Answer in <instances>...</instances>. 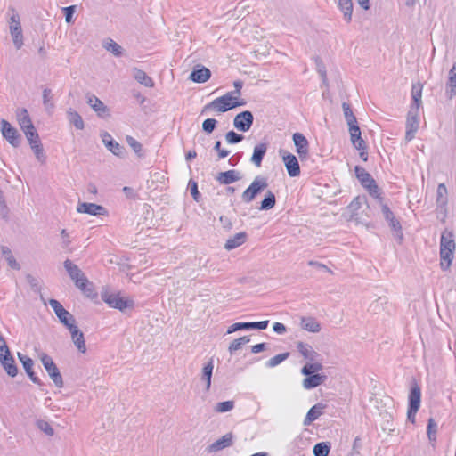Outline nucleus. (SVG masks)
Returning a JSON list of instances; mask_svg holds the SVG:
<instances>
[{
	"label": "nucleus",
	"mask_w": 456,
	"mask_h": 456,
	"mask_svg": "<svg viewBox=\"0 0 456 456\" xmlns=\"http://www.w3.org/2000/svg\"><path fill=\"white\" fill-rule=\"evenodd\" d=\"M210 70L206 67H201L190 74V79L196 83H205L210 78Z\"/></svg>",
	"instance_id": "nucleus-24"
},
{
	"label": "nucleus",
	"mask_w": 456,
	"mask_h": 456,
	"mask_svg": "<svg viewBox=\"0 0 456 456\" xmlns=\"http://www.w3.org/2000/svg\"><path fill=\"white\" fill-rule=\"evenodd\" d=\"M293 142L296 151L301 159L308 155V141L305 136L301 133H295L293 134Z\"/></svg>",
	"instance_id": "nucleus-18"
},
{
	"label": "nucleus",
	"mask_w": 456,
	"mask_h": 456,
	"mask_svg": "<svg viewBox=\"0 0 456 456\" xmlns=\"http://www.w3.org/2000/svg\"><path fill=\"white\" fill-rule=\"evenodd\" d=\"M324 409L325 405L322 403H317L314 405L306 413V416L303 421V425H311L314 420L319 419L321 415H322Z\"/></svg>",
	"instance_id": "nucleus-21"
},
{
	"label": "nucleus",
	"mask_w": 456,
	"mask_h": 456,
	"mask_svg": "<svg viewBox=\"0 0 456 456\" xmlns=\"http://www.w3.org/2000/svg\"><path fill=\"white\" fill-rule=\"evenodd\" d=\"M283 163L290 177H296L300 175V167L297 159L292 153L280 151Z\"/></svg>",
	"instance_id": "nucleus-9"
},
{
	"label": "nucleus",
	"mask_w": 456,
	"mask_h": 456,
	"mask_svg": "<svg viewBox=\"0 0 456 456\" xmlns=\"http://www.w3.org/2000/svg\"><path fill=\"white\" fill-rule=\"evenodd\" d=\"M289 356V353H283V354H277V355L272 357L271 359H269L266 362L265 365L268 368H273V367L279 365L280 363H281L283 361H285Z\"/></svg>",
	"instance_id": "nucleus-49"
},
{
	"label": "nucleus",
	"mask_w": 456,
	"mask_h": 456,
	"mask_svg": "<svg viewBox=\"0 0 456 456\" xmlns=\"http://www.w3.org/2000/svg\"><path fill=\"white\" fill-rule=\"evenodd\" d=\"M18 357H19V360L21 362L26 372H28L33 370L32 368H33L34 362L30 357H28V355L22 354L20 353H18Z\"/></svg>",
	"instance_id": "nucleus-53"
},
{
	"label": "nucleus",
	"mask_w": 456,
	"mask_h": 456,
	"mask_svg": "<svg viewBox=\"0 0 456 456\" xmlns=\"http://www.w3.org/2000/svg\"><path fill=\"white\" fill-rule=\"evenodd\" d=\"M233 443V435L230 432L224 435L221 438L217 439L214 443H212L208 447V451L209 452H216L221 450H224L227 447L232 445Z\"/></svg>",
	"instance_id": "nucleus-16"
},
{
	"label": "nucleus",
	"mask_w": 456,
	"mask_h": 456,
	"mask_svg": "<svg viewBox=\"0 0 456 456\" xmlns=\"http://www.w3.org/2000/svg\"><path fill=\"white\" fill-rule=\"evenodd\" d=\"M43 105L47 111L52 110L54 108L53 102L52 90L48 87H44L42 92Z\"/></svg>",
	"instance_id": "nucleus-40"
},
{
	"label": "nucleus",
	"mask_w": 456,
	"mask_h": 456,
	"mask_svg": "<svg viewBox=\"0 0 456 456\" xmlns=\"http://www.w3.org/2000/svg\"><path fill=\"white\" fill-rule=\"evenodd\" d=\"M17 120L18 124L22 127H27L28 126H30L32 123V120L29 117V114L26 109H21L18 110L17 112Z\"/></svg>",
	"instance_id": "nucleus-41"
},
{
	"label": "nucleus",
	"mask_w": 456,
	"mask_h": 456,
	"mask_svg": "<svg viewBox=\"0 0 456 456\" xmlns=\"http://www.w3.org/2000/svg\"><path fill=\"white\" fill-rule=\"evenodd\" d=\"M134 78L140 84L143 85L147 87H153L154 82L153 80L142 69H134L133 70Z\"/></svg>",
	"instance_id": "nucleus-30"
},
{
	"label": "nucleus",
	"mask_w": 456,
	"mask_h": 456,
	"mask_svg": "<svg viewBox=\"0 0 456 456\" xmlns=\"http://www.w3.org/2000/svg\"><path fill=\"white\" fill-rule=\"evenodd\" d=\"M233 408L234 402L230 400L216 403L214 407V411L218 413H224L232 411Z\"/></svg>",
	"instance_id": "nucleus-47"
},
{
	"label": "nucleus",
	"mask_w": 456,
	"mask_h": 456,
	"mask_svg": "<svg viewBox=\"0 0 456 456\" xmlns=\"http://www.w3.org/2000/svg\"><path fill=\"white\" fill-rule=\"evenodd\" d=\"M357 179L360 181L363 187H367L370 183H373L374 179L371 175L362 167L356 166L354 167Z\"/></svg>",
	"instance_id": "nucleus-32"
},
{
	"label": "nucleus",
	"mask_w": 456,
	"mask_h": 456,
	"mask_svg": "<svg viewBox=\"0 0 456 456\" xmlns=\"http://www.w3.org/2000/svg\"><path fill=\"white\" fill-rule=\"evenodd\" d=\"M31 150L33 151L37 159L41 163L45 164L46 161V156L41 142L32 145Z\"/></svg>",
	"instance_id": "nucleus-48"
},
{
	"label": "nucleus",
	"mask_w": 456,
	"mask_h": 456,
	"mask_svg": "<svg viewBox=\"0 0 456 456\" xmlns=\"http://www.w3.org/2000/svg\"><path fill=\"white\" fill-rule=\"evenodd\" d=\"M421 402V389L420 387L415 384L411 387L410 395H409V415H416Z\"/></svg>",
	"instance_id": "nucleus-11"
},
{
	"label": "nucleus",
	"mask_w": 456,
	"mask_h": 456,
	"mask_svg": "<svg viewBox=\"0 0 456 456\" xmlns=\"http://www.w3.org/2000/svg\"><path fill=\"white\" fill-rule=\"evenodd\" d=\"M37 427L45 434H46L49 436H53L54 435V430L50 425L49 422L45 420H37Z\"/></svg>",
	"instance_id": "nucleus-52"
},
{
	"label": "nucleus",
	"mask_w": 456,
	"mask_h": 456,
	"mask_svg": "<svg viewBox=\"0 0 456 456\" xmlns=\"http://www.w3.org/2000/svg\"><path fill=\"white\" fill-rule=\"evenodd\" d=\"M437 424L433 419H428V437L430 442L436 440Z\"/></svg>",
	"instance_id": "nucleus-51"
},
{
	"label": "nucleus",
	"mask_w": 456,
	"mask_h": 456,
	"mask_svg": "<svg viewBox=\"0 0 456 456\" xmlns=\"http://www.w3.org/2000/svg\"><path fill=\"white\" fill-rule=\"evenodd\" d=\"M253 121V114L249 110H245L235 116L233 125L239 131L247 132L252 126Z\"/></svg>",
	"instance_id": "nucleus-10"
},
{
	"label": "nucleus",
	"mask_w": 456,
	"mask_h": 456,
	"mask_svg": "<svg viewBox=\"0 0 456 456\" xmlns=\"http://www.w3.org/2000/svg\"><path fill=\"white\" fill-rule=\"evenodd\" d=\"M456 244L454 234L452 231L444 230L440 238V266L442 270L447 271L451 267L453 260Z\"/></svg>",
	"instance_id": "nucleus-1"
},
{
	"label": "nucleus",
	"mask_w": 456,
	"mask_h": 456,
	"mask_svg": "<svg viewBox=\"0 0 456 456\" xmlns=\"http://www.w3.org/2000/svg\"><path fill=\"white\" fill-rule=\"evenodd\" d=\"M67 117L70 124L74 125L77 129L82 130L85 127V124L82 117L79 113L73 109H69L67 111Z\"/></svg>",
	"instance_id": "nucleus-33"
},
{
	"label": "nucleus",
	"mask_w": 456,
	"mask_h": 456,
	"mask_svg": "<svg viewBox=\"0 0 456 456\" xmlns=\"http://www.w3.org/2000/svg\"><path fill=\"white\" fill-rule=\"evenodd\" d=\"M104 48L115 56H120L122 54V47L112 39H108V41L105 42Z\"/></svg>",
	"instance_id": "nucleus-46"
},
{
	"label": "nucleus",
	"mask_w": 456,
	"mask_h": 456,
	"mask_svg": "<svg viewBox=\"0 0 456 456\" xmlns=\"http://www.w3.org/2000/svg\"><path fill=\"white\" fill-rule=\"evenodd\" d=\"M78 213H85L91 216H106L108 211L101 205L95 203L79 202L77 207Z\"/></svg>",
	"instance_id": "nucleus-13"
},
{
	"label": "nucleus",
	"mask_w": 456,
	"mask_h": 456,
	"mask_svg": "<svg viewBox=\"0 0 456 456\" xmlns=\"http://www.w3.org/2000/svg\"><path fill=\"white\" fill-rule=\"evenodd\" d=\"M300 326L302 329L313 333H317L321 330L319 322L314 317H302Z\"/></svg>",
	"instance_id": "nucleus-26"
},
{
	"label": "nucleus",
	"mask_w": 456,
	"mask_h": 456,
	"mask_svg": "<svg viewBox=\"0 0 456 456\" xmlns=\"http://www.w3.org/2000/svg\"><path fill=\"white\" fill-rule=\"evenodd\" d=\"M77 288L82 290L84 293L90 296L93 293L92 283L88 281L86 275L82 276L76 281H74Z\"/></svg>",
	"instance_id": "nucleus-39"
},
{
	"label": "nucleus",
	"mask_w": 456,
	"mask_h": 456,
	"mask_svg": "<svg viewBox=\"0 0 456 456\" xmlns=\"http://www.w3.org/2000/svg\"><path fill=\"white\" fill-rule=\"evenodd\" d=\"M75 11H76V6L75 5H71V6H68V7H64L63 8V12H64V15H65V20L67 23H71L72 22V17L75 13Z\"/></svg>",
	"instance_id": "nucleus-56"
},
{
	"label": "nucleus",
	"mask_w": 456,
	"mask_h": 456,
	"mask_svg": "<svg viewBox=\"0 0 456 456\" xmlns=\"http://www.w3.org/2000/svg\"><path fill=\"white\" fill-rule=\"evenodd\" d=\"M0 362L11 377H15L18 373V369L15 365L14 359L11 355V354H4V356L0 357Z\"/></svg>",
	"instance_id": "nucleus-23"
},
{
	"label": "nucleus",
	"mask_w": 456,
	"mask_h": 456,
	"mask_svg": "<svg viewBox=\"0 0 456 456\" xmlns=\"http://www.w3.org/2000/svg\"><path fill=\"white\" fill-rule=\"evenodd\" d=\"M1 133L3 137L13 147L17 148L20 144V135L17 129L13 127L7 120L2 119Z\"/></svg>",
	"instance_id": "nucleus-8"
},
{
	"label": "nucleus",
	"mask_w": 456,
	"mask_h": 456,
	"mask_svg": "<svg viewBox=\"0 0 456 456\" xmlns=\"http://www.w3.org/2000/svg\"><path fill=\"white\" fill-rule=\"evenodd\" d=\"M362 448V439L360 436H356L353 443V455H358L360 453V450Z\"/></svg>",
	"instance_id": "nucleus-62"
},
{
	"label": "nucleus",
	"mask_w": 456,
	"mask_h": 456,
	"mask_svg": "<svg viewBox=\"0 0 456 456\" xmlns=\"http://www.w3.org/2000/svg\"><path fill=\"white\" fill-rule=\"evenodd\" d=\"M368 191H369V193L374 197V198H379L380 196V193H379V187L377 186L375 181H373V183H370V185H368L367 187H365Z\"/></svg>",
	"instance_id": "nucleus-60"
},
{
	"label": "nucleus",
	"mask_w": 456,
	"mask_h": 456,
	"mask_svg": "<svg viewBox=\"0 0 456 456\" xmlns=\"http://www.w3.org/2000/svg\"><path fill=\"white\" fill-rule=\"evenodd\" d=\"M338 7L343 12L344 19L350 22L353 13V2L352 0H338Z\"/></svg>",
	"instance_id": "nucleus-35"
},
{
	"label": "nucleus",
	"mask_w": 456,
	"mask_h": 456,
	"mask_svg": "<svg viewBox=\"0 0 456 456\" xmlns=\"http://www.w3.org/2000/svg\"><path fill=\"white\" fill-rule=\"evenodd\" d=\"M241 178L239 171L231 169L225 172H220L216 177V181L221 184L228 185Z\"/></svg>",
	"instance_id": "nucleus-19"
},
{
	"label": "nucleus",
	"mask_w": 456,
	"mask_h": 456,
	"mask_svg": "<svg viewBox=\"0 0 456 456\" xmlns=\"http://www.w3.org/2000/svg\"><path fill=\"white\" fill-rule=\"evenodd\" d=\"M63 265L64 268L66 269L70 279L73 281H76L77 280L85 275L81 269L77 265H75L71 260H65Z\"/></svg>",
	"instance_id": "nucleus-25"
},
{
	"label": "nucleus",
	"mask_w": 456,
	"mask_h": 456,
	"mask_svg": "<svg viewBox=\"0 0 456 456\" xmlns=\"http://www.w3.org/2000/svg\"><path fill=\"white\" fill-rule=\"evenodd\" d=\"M244 139V136L242 134H239L235 133L234 131H229L225 134V140L230 144H235L240 142H241Z\"/></svg>",
	"instance_id": "nucleus-54"
},
{
	"label": "nucleus",
	"mask_w": 456,
	"mask_h": 456,
	"mask_svg": "<svg viewBox=\"0 0 456 456\" xmlns=\"http://www.w3.org/2000/svg\"><path fill=\"white\" fill-rule=\"evenodd\" d=\"M106 148L118 157H124L125 155V148L116 141L110 142V144L107 145Z\"/></svg>",
	"instance_id": "nucleus-50"
},
{
	"label": "nucleus",
	"mask_w": 456,
	"mask_h": 456,
	"mask_svg": "<svg viewBox=\"0 0 456 456\" xmlns=\"http://www.w3.org/2000/svg\"><path fill=\"white\" fill-rule=\"evenodd\" d=\"M49 305L54 311L56 316L59 321L67 328H70L71 326L76 324L75 317L67 311L62 305L56 299H50Z\"/></svg>",
	"instance_id": "nucleus-6"
},
{
	"label": "nucleus",
	"mask_w": 456,
	"mask_h": 456,
	"mask_svg": "<svg viewBox=\"0 0 456 456\" xmlns=\"http://www.w3.org/2000/svg\"><path fill=\"white\" fill-rule=\"evenodd\" d=\"M38 358L40 359L43 366L45 367V370L47 371L49 377L53 381L54 385L57 387H63V379L61 377V374L57 367V365L54 363L53 360L51 356L46 354L44 352H41L38 354Z\"/></svg>",
	"instance_id": "nucleus-4"
},
{
	"label": "nucleus",
	"mask_w": 456,
	"mask_h": 456,
	"mask_svg": "<svg viewBox=\"0 0 456 456\" xmlns=\"http://www.w3.org/2000/svg\"><path fill=\"white\" fill-rule=\"evenodd\" d=\"M126 141L139 158L143 157L142 146L138 141L130 135L126 136Z\"/></svg>",
	"instance_id": "nucleus-45"
},
{
	"label": "nucleus",
	"mask_w": 456,
	"mask_h": 456,
	"mask_svg": "<svg viewBox=\"0 0 456 456\" xmlns=\"http://www.w3.org/2000/svg\"><path fill=\"white\" fill-rule=\"evenodd\" d=\"M276 200L274 194L268 191L265 194V199L261 202L260 209L261 210H269L275 206Z\"/></svg>",
	"instance_id": "nucleus-43"
},
{
	"label": "nucleus",
	"mask_w": 456,
	"mask_h": 456,
	"mask_svg": "<svg viewBox=\"0 0 456 456\" xmlns=\"http://www.w3.org/2000/svg\"><path fill=\"white\" fill-rule=\"evenodd\" d=\"M436 204L444 208L447 204V188L444 183H439L436 190Z\"/></svg>",
	"instance_id": "nucleus-37"
},
{
	"label": "nucleus",
	"mask_w": 456,
	"mask_h": 456,
	"mask_svg": "<svg viewBox=\"0 0 456 456\" xmlns=\"http://www.w3.org/2000/svg\"><path fill=\"white\" fill-rule=\"evenodd\" d=\"M419 126V110L411 108L406 119L405 141L411 142L417 133Z\"/></svg>",
	"instance_id": "nucleus-7"
},
{
	"label": "nucleus",
	"mask_w": 456,
	"mask_h": 456,
	"mask_svg": "<svg viewBox=\"0 0 456 456\" xmlns=\"http://www.w3.org/2000/svg\"><path fill=\"white\" fill-rule=\"evenodd\" d=\"M250 341L248 336H243L240 338L234 339L229 346L230 354H233L234 352L241 349L242 346L248 344Z\"/></svg>",
	"instance_id": "nucleus-44"
},
{
	"label": "nucleus",
	"mask_w": 456,
	"mask_h": 456,
	"mask_svg": "<svg viewBox=\"0 0 456 456\" xmlns=\"http://www.w3.org/2000/svg\"><path fill=\"white\" fill-rule=\"evenodd\" d=\"M268 186L267 179L264 176H256L251 184L243 191L241 200L245 203H250L256 195Z\"/></svg>",
	"instance_id": "nucleus-5"
},
{
	"label": "nucleus",
	"mask_w": 456,
	"mask_h": 456,
	"mask_svg": "<svg viewBox=\"0 0 456 456\" xmlns=\"http://www.w3.org/2000/svg\"><path fill=\"white\" fill-rule=\"evenodd\" d=\"M214 150L217 151L218 159L226 158L230 154L229 151L221 149V142L220 141L216 142V143L214 145Z\"/></svg>",
	"instance_id": "nucleus-59"
},
{
	"label": "nucleus",
	"mask_w": 456,
	"mask_h": 456,
	"mask_svg": "<svg viewBox=\"0 0 456 456\" xmlns=\"http://www.w3.org/2000/svg\"><path fill=\"white\" fill-rule=\"evenodd\" d=\"M217 121L215 118H207L202 124V129L207 134H211L216 126Z\"/></svg>",
	"instance_id": "nucleus-55"
},
{
	"label": "nucleus",
	"mask_w": 456,
	"mask_h": 456,
	"mask_svg": "<svg viewBox=\"0 0 456 456\" xmlns=\"http://www.w3.org/2000/svg\"><path fill=\"white\" fill-rule=\"evenodd\" d=\"M244 104L245 102L243 101H237V97L233 96V93H226L223 96L217 97L211 102L206 104L201 110V114L206 113L209 110L225 112L233 108L242 106Z\"/></svg>",
	"instance_id": "nucleus-2"
},
{
	"label": "nucleus",
	"mask_w": 456,
	"mask_h": 456,
	"mask_svg": "<svg viewBox=\"0 0 456 456\" xmlns=\"http://www.w3.org/2000/svg\"><path fill=\"white\" fill-rule=\"evenodd\" d=\"M101 298L103 302L109 305L112 308L124 311L126 308H132L134 306V301L120 296V293H114L109 289H104L101 293Z\"/></svg>",
	"instance_id": "nucleus-3"
},
{
	"label": "nucleus",
	"mask_w": 456,
	"mask_h": 456,
	"mask_svg": "<svg viewBox=\"0 0 456 456\" xmlns=\"http://www.w3.org/2000/svg\"><path fill=\"white\" fill-rule=\"evenodd\" d=\"M269 323V321H261V322H236L232 324L228 330L227 334L233 333L238 330H252V329H257V330H265L267 328Z\"/></svg>",
	"instance_id": "nucleus-12"
},
{
	"label": "nucleus",
	"mask_w": 456,
	"mask_h": 456,
	"mask_svg": "<svg viewBox=\"0 0 456 456\" xmlns=\"http://www.w3.org/2000/svg\"><path fill=\"white\" fill-rule=\"evenodd\" d=\"M422 85L420 83L412 85L411 87V96H412V104L411 108H416V110H419L421 106V97H422Z\"/></svg>",
	"instance_id": "nucleus-31"
},
{
	"label": "nucleus",
	"mask_w": 456,
	"mask_h": 456,
	"mask_svg": "<svg viewBox=\"0 0 456 456\" xmlns=\"http://www.w3.org/2000/svg\"><path fill=\"white\" fill-rule=\"evenodd\" d=\"M297 349L308 362H314L319 356V354L314 350L312 346L301 341L297 343Z\"/></svg>",
	"instance_id": "nucleus-20"
},
{
	"label": "nucleus",
	"mask_w": 456,
	"mask_h": 456,
	"mask_svg": "<svg viewBox=\"0 0 456 456\" xmlns=\"http://www.w3.org/2000/svg\"><path fill=\"white\" fill-rule=\"evenodd\" d=\"M86 102L100 118L109 116L108 107L95 95L87 94Z\"/></svg>",
	"instance_id": "nucleus-14"
},
{
	"label": "nucleus",
	"mask_w": 456,
	"mask_h": 456,
	"mask_svg": "<svg viewBox=\"0 0 456 456\" xmlns=\"http://www.w3.org/2000/svg\"><path fill=\"white\" fill-rule=\"evenodd\" d=\"M247 234L243 232L235 234L233 237L228 239L225 242L224 248L227 250L234 249L246 241Z\"/></svg>",
	"instance_id": "nucleus-29"
},
{
	"label": "nucleus",
	"mask_w": 456,
	"mask_h": 456,
	"mask_svg": "<svg viewBox=\"0 0 456 456\" xmlns=\"http://www.w3.org/2000/svg\"><path fill=\"white\" fill-rule=\"evenodd\" d=\"M68 330L70 333L72 342L74 343L77 349L80 353L85 354L86 352V345L84 333L78 329V327L76 324L71 326Z\"/></svg>",
	"instance_id": "nucleus-15"
},
{
	"label": "nucleus",
	"mask_w": 456,
	"mask_h": 456,
	"mask_svg": "<svg viewBox=\"0 0 456 456\" xmlns=\"http://www.w3.org/2000/svg\"><path fill=\"white\" fill-rule=\"evenodd\" d=\"M267 151L265 143H259L255 146L253 155L251 157L252 163L257 167H261L262 160Z\"/></svg>",
	"instance_id": "nucleus-27"
},
{
	"label": "nucleus",
	"mask_w": 456,
	"mask_h": 456,
	"mask_svg": "<svg viewBox=\"0 0 456 456\" xmlns=\"http://www.w3.org/2000/svg\"><path fill=\"white\" fill-rule=\"evenodd\" d=\"M10 31L15 47L17 49H20L23 45V35L21 27H18L17 25H10Z\"/></svg>",
	"instance_id": "nucleus-34"
},
{
	"label": "nucleus",
	"mask_w": 456,
	"mask_h": 456,
	"mask_svg": "<svg viewBox=\"0 0 456 456\" xmlns=\"http://www.w3.org/2000/svg\"><path fill=\"white\" fill-rule=\"evenodd\" d=\"M330 452V445L329 443L321 442L314 446L313 453L314 456H328Z\"/></svg>",
	"instance_id": "nucleus-42"
},
{
	"label": "nucleus",
	"mask_w": 456,
	"mask_h": 456,
	"mask_svg": "<svg viewBox=\"0 0 456 456\" xmlns=\"http://www.w3.org/2000/svg\"><path fill=\"white\" fill-rule=\"evenodd\" d=\"M61 237L62 239L61 246L63 248H69L71 244L70 235L66 229H62L61 232Z\"/></svg>",
	"instance_id": "nucleus-57"
},
{
	"label": "nucleus",
	"mask_w": 456,
	"mask_h": 456,
	"mask_svg": "<svg viewBox=\"0 0 456 456\" xmlns=\"http://www.w3.org/2000/svg\"><path fill=\"white\" fill-rule=\"evenodd\" d=\"M26 138H27L30 147L32 145H35V144H37V143L41 142L39 135H38L37 131L36 132H29V134H27Z\"/></svg>",
	"instance_id": "nucleus-58"
},
{
	"label": "nucleus",
	"mask_w": 456,
	"mask_h": 456,
	"mask_svg": "<svg viewBox=\"0 0 456 456\" xmlns=\"http://www.w3.org/2000/svg\"><path fill=\"white\" fill-rule=\"evenodd\" d=\"M322 369V365L320 362H309L301 369V373L305 376L314 375Z\"/></svg>",
	"instance_id": "nucleus-38"
},
{
	"label": "nucleus",
	"mask_w": 456,
	"mask_h": 456,
	"mask_svg": "<svg viewBox=\"0 0 456 456\" xmlns=\"http://www.w3.org/2000/svg\"><path fill=\"white\" fill-rule=\"evenodd\" d=\"M342 109L344 112L345 119L350 118L354 117V114L353 113V110H351L350 104L347 102L342 103Z\"/></svg>",
	"instance_id": "nucleus-63"
},
{
	"label": "nucleus",
	"mask_w": 456,
	"mask_h": 456,
	"mask_svg": "<svg viewBox=\"0 0 456 456\" xmlns=\"http://www.w3.org/2000/svg\"><path fill=\"white\" fill-rule=\"evenodd\" d=\"M382 213L386 220L389 223L390 227L398 232H401V224L400 222L395 217L393 212L387 205L382 206Z\"/></svg>",
	"instance_id": "nucleus-28"
},
{
	"label": "nucleus",
	"mask_w": 456,
	"mask_h": 456,
	"mask_svg": "<svg viewBox=\"0 0 456 456\" xmlns=\"http://www.w3.org/2000/svg\"><path fill=\"white\" fill-rule=\"evenodd\" d=\"M327 377L323 374L316 373L309 375L303 379L302 385L305 389H313L324 383Z\"/></svg>",
	"instance_id": "nucleus-22"
},
{
	"label": "nucleus",
	"mask_w": 456,
	"mask_h": 456,
	"mask_svg": "<svg viewBox=\"0 0 456 456\" xmlns=\"http://www.w3.org/2000/svg\"><path fill=\"white\" fill-rule=\"evenodd\" d=\"M219 222L222 224V227L226 231H230L232 228V223L231 219L226 216H221L219 217Z\"/></svg>",
	"instance_id": "nucleus-61"
},
{
	"label": "nucleus",
	"mask_w": 456,
	"mask_h": 456,
	"mask_svg": "<svg viewBox=\"0 0 456 456\" xmlns=\"http://www.w3.org/2000/svg\"><path fill=\"white\" fill-rule=\"evenodd\" d=\"M214 369V362L213 359H210L209 362L203 367L201 373V380L206 382V389L208 390L211 386V377Z\"/></svg>",
	"instance_id": "nucleus-36"
},
{
	"label": "nucleus",
	"mask_w": 456,
	"mask_h": 456,
	"mask_svg": "<svg viewBox=\"0 0 456 456\" xmlns=\"http://www.w3.org/2000/svg\"><path fill=\"white\" fill-rule=\"evenodd\" d=\"M445 95L450 100L456 96V61L453 62L448 73V79L445 84Z\"/></svg>",
	"instance_id": "nucleus-17"
},
{
	"label": "nucleus",
	"mask_w": 456,
	"mask_h": 456,
	"mask_svg": "<svg viewBox=\"0 0 456 456\" xmlns=\"http://www.w3.org/2000/svg\"><path fill=\"white\" fill-rule=\"evenodd\" d=\"M233 86L235 87V90L232 92L233 93V96L234 97H237V101H239V97L240 96L241 94V88L243 86V82L241 80H236L233 82Z\"/></svg>",
	"instance_id": "nucleus-64"
}]
</instances>
